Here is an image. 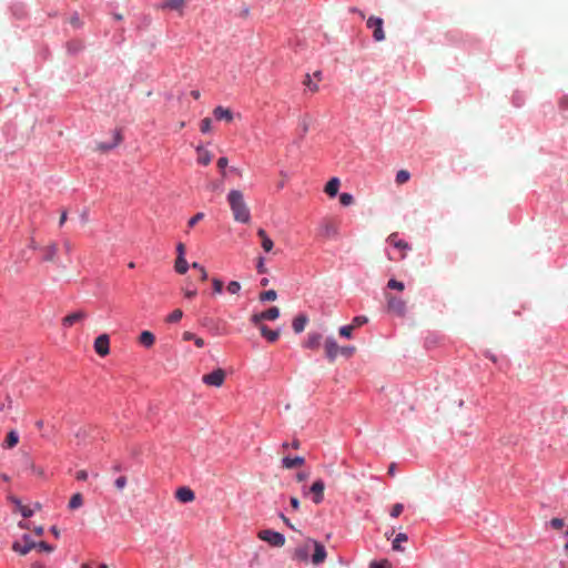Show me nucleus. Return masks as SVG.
<instances>
[{
	"label": "nucleus",
	"instance_id": "1",
	"mask_svg": "<svg viewBox=\"0 0 568 568\" xmlns=\"http://www.w3.org/2000/svg\"><path fill=\"white\" fill-rule=\"evenodd\" d=\"M227 202L236 222L248 223L251 221L250 209L244 201V195L239 190H231L227 194Z\"/></svg>",
	"mask_w": 568,
	"mask_h": 568
},
{
	"label": "nucleus",
	"instance_id": "2",
	"mask_svg": "<svg viewBox=\"0 0 568 568\" xmlns=\"http://www.w3.org/2000/svg\"><path fill=\"white\" fill-rule=\"evenodd\" d=\"M339 223L333 219H324L318 226V235L324 239H335L338 235Z\"/></svg>",
	"mask_w": 568,
	"mask_h": 568
},
{
	"label": "nucleus",
	"instance_id": "3",
	"mask_svg": "<svg viewBox=\"0 0 568 568\" xmlns=\"http://www.w3.org/2000/svg\"><path fill=\"white\" fill-rule=\"evenodd\" d=\"M280 316V308L277 306H273L266 311H263L261 313L252 314L250 317L251 323L254 326L264 325L263 321H275Z\"/></svg>",
	"mask_w": 568,
	"mask_h": 568
},
{
	"label": "nucleus",
	"instance_id": "4",
	"mask_svg": "<svg viewBox=\"0 0 568 568\" xmlns=\"http://www.w3.org/2000/svg\"><path fill=\"white\" fill-rule=\"evenodd\" d=\"M257 537L268 542L271 546L274 547H282L285 544V537L281 532L271 530V529H264L258 531Z\"/></svg>",
	"mask_w": 568,
	"mask_h": 568
},
{
	"label": "nucleus",
	"instance_id": "5",
	"mask_svg": "<svg viewBox=\"0 0 568 568\" xmlns=\"http://www.w3.org/2000/svg\"><path fill=\"white\" fill-rule=\"evenodd\" d=\"M98 429L94 426L85 425L79 427L75 433L77 445H87L89 442L95 438Z\"/></svg>",
	"mask_w": 568,
	"mask_h": 568
},
{
	"label": "nucleus",
	"instance_id": "6",
	"mask_svg": "<svg viewBox=\"0 0 568 568\" xmlns=\"http://www.w3.org/2000/svg\"><path fill=\"white\" fill-rule=\"evenodd\" d=\"M225 372L222 368H216L210 374L202 376V382L207 386L221 387L225 381Z\"/></svg>",
	"mask_w": 568,
	"mask_h": 568
},
{
	"label": "nucleus",
	"instance_id": "7",
	"mask_svg": "<svg viewBox=\"0 0 568 568\" xmlns=\"http://www.w3.org/2000/svg\"><path fill=\"white\" fill-rule=\"evenodd\" d=\"M36 548L37 542L29 535H23L22 541L17 540L12 544V550L20 554L21 556L27 555Z\"/></svg>",
	"mask_w": 568,
	"mask_h": 568
},
{
	"label": "nucleus",
	"instance_id": "8",
	"mask_svg": "<svg viewBox=\"0 0 568 568\" xmlns=\"http://www.w3.org/2000/svg\"><path fill=\"white\" fill-rule=\"evenodd\" d=\"M383 19L378 17H369L367 19V28L373 30V38L375 41H383L385 39V33L383 30Z\"/></svg>",
	"mask_w": 568,
	"mask_h": 568
},
{
	"label": "nucleus",
	"instance_id": "9",
	"mask_svg": "<svg viewBox=\"0 0 568 568\" xmlns=\"http://www.w3.org/2000/svg\"><path fill=\"white\" fill-rule=\"evenodd\" d=\"M388 310L397 315L403 316L406 311V303L399 297L386 294Z\"/></svg>",
	"mask_w": 568,
	"mask_h": 568
},
{
	"label": "nucleus",
	"instance_id": "10",
	"mask_svg": "<svg viewBox=\"0 0 568 568\" xmlns=\"http://www.w3.org/2000/svg\"><path fill=\"white\" fill-rule=\"evenodd\" d=\"M94 351L101 357H104L110 353V337L108 334H101L95 338Z\"/></svg>",
	"mask_w": 568,
	"mask_h": 568
},
{
	"label": "nucleus",
	"instance_id": "11",
	"mask_svg": "<svg viewBox=\"0 0 568 568\" xmlns=\"http://www.w3.org/2000/svg\"><path fill=\"white\" fill-rule=\"evenodd\" d=\"M311 547H312V542H310V539H308L303 545H301L294 549L292 558L300 562H307Z\"/></svg>",
	"mask_w": 568,
	"mask_h": 568
},
{
	"label": "nucleus",
	"instance_id": "12",
	"mask_svg": "<svg viewBox=\"0 0 568 568\" xmlns=\"http://www.w3.org/2000/svg\"><path fill=\"white\" fill-rule=\"evenodd\" d=\"M310 542H312V546L314 547V554L312 556V562L314 565H320L322 562L325 561L326 557H327V552L325 550V547L316 541V540H313V539H310Z\"/></svg>",
	"mask_w": 568,
	"mask_h": 568
},
{
	"label": "nucleus",
	"instance_id": "13",
	"mask_svg": "<svg viewBox=\"0 0 568 568\" xmlns=\"http://www.w3.org/2000/svg\"><path fill=\"white\" fill-rule=\"evenodd\" d=\"M325 353L329 362H334L341 352V347L337 345L336 341L332 337L327 338L324 344Z\"/></svg>",
	"mask_w": 568,
	"mask_h": 568
},
{
	"label": "nucleus",
	"instance_id": "14",
	"mask_svg": "<svg viewBox=\"0 0 568 568\" xmlns=\"http://www.w3.org/2000/svg\"><path fill=\"white\" fill-rule=\"evenodd\" d=\"M87 316H88V314L84 311H78V312L71 313V314L67 315L65 317H63L62 325L65 327H70L73 324L87 318Z\"/></svg>",
	"mask_w": 568,
	"mask_h": 568
},
{
	"label": "nucleus",
	"instance_id": "15",
	"mask_svg": "<svg viewBox=\"0 0 568 568\" xmlns=\"http://www.w3.org/2000/svg\"><path fill=\"white\" fill-rule=\"evenodd\" d=\"M185 3H186V0H165L159 6V8L163 9V10L164 9L175 10V11H179L180 14H182Z\"/></svg>",
	"mask_w": 568,
	"mask_h": 568
},
{
	"label": "nucleus",
	"instance_id": "16",
	"mask_svg": "<svg viewBox=\"0 0 568 568\" xmlns=\"http://www.w3.org/2000/svg\"><path fill=\"white\" fill-rule=\"evenodd\" d=\"M175 497L181 503H191L195 499V495H194L193 490H191L187 487H180L175 491Z\"/></svg>",
	"mask_w": 568,
	"mask_h": 568
},
{
	"label": "nucleus",
	"instance_id": "17",
	"mask_svg": "<svg viewBox=\"0 0 568 568\" xmlns=\"http://www.w3.org/2000/svg\"><path fill=\"white\" fill-rule=\"evenodd\" d=\"M196 161L199 164L206 166L212 162L213 154L209 150L204 149L202 145H199L196 148Z\"/></svg>",
	"mask_w": 568,
	"mask_h": 568
},
{
	"label": "nucleus",
	"instance_id": "18",
	"mask_svg": "<svg viewBox=\"0 0 568 568\" xmlns=\"http://www.w3.org/2000/svg\"><path fill=\"white\" fill-rule=\"evenodd\" d=\"M324 488H325V486H324V483L322 480H316L311 486V493L314 494L313 501L315 504L322 503L323 495H324Z\"/></svg>",
	"mask_w": 568,
	"mask_h": 568
},
{
	"label": "nucleus",
	"instance_id": "19",
	"mask_svg": "<svg viewBox=\"0 0 568 568\" xmlns=\"http://www.w3.org/2000/svg\"><path fill=\"white\" fill-rule=\"evenodd\" d=\"M213 114L215 116L216 120H224L226 122H232L233 121V113L230 109L227 108H224V106H216L214 110H213Z\"/></svg>",
	"mask_w": 568,
	"mask_h": 568
},
{
	"label": "nucleus",
	"instance_id": "20",
	"mask_svg": "<svg viewBox=\"0 0 568 568\" xmlns=\"http://www.w3.org/2000/svg\"><path fill=\"white\" fill-rule=\"evenodd\" d=\"M256 327L260 329L262 336L266 338L270 343L276 342L280 337V331L270 329L266 325H260Z\"/></svg>",
	"mask_w": 568,
	"mask_h": 568
},
{
	"label": "nucleus",
	"instance_id": "21",
	"mask_svg": "<svg viewBox=\"0 0 568 568\" xmlns=\"http://www.w3.org/2000/svg\"><path fill=\"white\" fill-rule=\"evenodd\" d=\"M257 236L261 239V245L265 252H271L274 243L263 229L257 230Z\"/></svg>",
	"mask_w": 568,
	"mask_h": 568
},
{
	"label": "nucleus",
	"instance_id": "22",
	"mask_svg": "<svg viewBox=\"0 0 568 568\" xmlns=\"http://www.w3.org/2000/svg\"><path fill=\"white\" fill-rule=\"evenodd\" d=\"M58 253V244L52 242L43 247V260L47 262H53Z\"/></svg>",
	"mask_w": 568,
	"mask_h": 568
},
{
	"label": "nucleus",
	"instance_id": "23",
	"mask_svg": "<svg viewBox=\"0 0 568 568\" xmlns=\"http://www.w3.org/2000/svg\"><path fill=\"white\" fill-rule=\"evenodd\" d=\"M387 242L389 244H392L393 246H395L396 248H399L403 251L410 250V245L407 242H405L404 240L398 239L396 233L390 234L387 237Z\"/></svg>",
	"mask_w": 568,
	"mask_h": 568
},
{
	"label": "nucleus",
	"instance_id": "24",
	"mask_svg": "<svg viewBox=\"0 0 568 568\" xmlns=\"http://www.w3.org/2000/svg\"><path fill=\"white\" fill-rule=\"evenodd\" d=\"M339 185H341V182L337 178H332L325 185V193L333 197L337 194L338 192V189H339Z\"/></svg>",
	"mask_w": 568,
	"mask_h": 568
},
{
	"label": "nucleus",
	"instance_id": "25",
	"mask_svg": "<svg viewBox=\"0 0 568 568\" xmlns=\"http://www.w3.org/2000/svg\"><path fill=\"white\" fill-rule=\"evenodd\" d=\"M307 322H308V318L306 315L301 314V315L296 316L292 323V327H293L294 332L297 334L302 333L305 329Z\"/></svg>",
	"mask_w": 568,
	"mask_h": 568
},
{
	"label": "nucleus",
	"instance_id": "26",
	"mask_svg": "<svg viewBox=\"0 0 568 568\" xmlns=\"http://www.w3.org/2000/svg\"><path fill=\"white\" fill-rule=\"evenodd\" d=\"M321 341H322V335L321 334H318V333H311V334H308L307 339H306L304 346L306 348H310V349H316V348H318V346L321 344Z\"/></svg>",
	"mask_w": 568,
	"mask_h": 568
},
{
	"label": "nucleus",
	"instance_id": "27",
	"mask_svg": "<svg viewBox=\"0 0 568 568\" xmlns=\"http://www.w3.org/2000/svg\"><path fill=\"white\" fill-rule=\"evenodd\" d=\"M23 471L29 475H34L39 478L44 476L43 467L40 464H29Z\"/></svg>",
	"mask_w": 568,
	"mask_h": 568
},
{
	"label": "nucleus",
	"instance_id": "28",
	"mask_svg": "<svg viewBox=\"0 0 568 568\" xmlns=\"http://www.w3.org/2000/svg\"><path fill=\"white\" fill-rule=\"evenodd\" d=\"M19 442V435L16 430H11L8 433L4 442H3V447L6 448H12L14 447Z\"/></svg>",
	"mask_w": 568,
	"mask_h": 568
},
{
	"label": "nucleus",
	"instance_id": "29",
	"mask_svg": "<svg viewBox=\"0 0 568 568\" xmlns=\"http://www.w3.org/2000/svg\"><path fill=\"white\" fill-rule=\"evenodd\" d=\"M139 339L145 347H151L155 342L154 335L149 331L142 332Z\"/></svg>",
	"mask_w": 568,
	"mask_h": 568
},
{
	"label": "nucleus",
	"instance_id": "30",
	"mask_svg": "<svg viewBox=\"0 0 568 568\" xmlns=\"http://www.w3.org/2000/svg\"><path fill=\"white\" fill-rule=\"evenodd\" d=\"M121 140H122V136H121L120 132H116L114 135L113 143H111V144L99 143L97 149L102 152L109 151V150L113 149L114 146H116L121 142Z\"/></svg>",
	"mask_w": 568,
	"mask_h": 568
},
{
	"label": "nucleus",
	"instance_id": "31",
	"mask_svg": "<svg viewBox=\"0 0 568 568\" xmlns=\"http://www.w3.org/2000/svg\"><path fill=\"white\" fill-rule=\"evenodd\" d=\"M183 339L184 341H192L194 342V344L201 348L205 345V342L202 337H199L196 336L195 334L191 333V332H184L183 333Z\"/></svg>",
	"mask_w": 568,
	"mask_h": 568
},
{
	"label": "nucleus",
	"instance_id": "32",
	"mask_svg": "<svg viewBox=\"0 0 568 568\" xmlns=\"http://www.w3.org/2000/svg\"><path fill=\"white\" fill-rule=\"evenodd\" d=\"M175 271L179 273V274H184L186 273L187 268H189V264L185 260L184 256H178L176 257V261H175Z\"/></svg>",
	"mask_w": 568,
	"mask_h": 568
},
{
	"label": "nucleus",
	"instance_id": "33",
	"mask_svg": "<svg viewBox=\"0 0 568 568\" xmlns=\"http://www.w3.org/2000/svg\"><path fill=\"white\" fill-rule=\"evenodd\" d=\"M83 505V498H82V495L80 493H77L74 494L70 501H69V508L71 510H74V509H78L80 508L81 506Z\"/></svg>",
	"mask_w": 568,
	"mask_h": 568
},
{
	"label": "nucleus",
	"instance_id": "34",
	"mask_svg": "<svg viewBox=\"0 0 568 568\" xmlns=\"http://www.w3.org/2000/svg\"><path fill=\"white\" fill-rule=\"evenodd\" d=\"M407 535L404 534V532H399L396 535L395 539L393 540V549L394 550H403L402 547H400V544L402 542H405L407 541Z\"/></svg>",
	"mask_w": 568,
	"mask_h": 568
},
{
	"label": "nucleus",
	"instance_id": "35",
	"mask_svg": "<svg viewBox=\"0 0 568 568\" xmlns=\"http://www.w3.org/2000/svg\"><path fill=\"white\" fill-rule=\"evenodd\" d=\"M410 179V174L407 170H399L396 174L395 181L397 184H404Z\"/></svg>",
	"mask_w": 568,
	"mask_h": 568
},
{
	"label": "nucleus",
	"instance_id": "36",
	"mask_svg": "<svg viewBox=\"0 0 568 568\" xmlns=\"http://www.w3.org/2000/svg\"><path fill=\"white\" fill-rule=\"evenodd\" d=\"M276 297H277V294L274 290H268V291L262 292L260 294V301H262V302L275 301Z\"/></svg>",
	"mask_w": 568,
	"mask_h": 568
},
{
	"label": "nucleus",
	"instance_id": "37",
	"mask_svg": "<svg viewBox=\"0 0 568 568\" xmlns=\"http://www.w3.org/2000/svg\"><path fill=\"white\" fill-rule=\"evenodd\" d=\"M183 316V312L180 308L174 310L168 317V323H176L179 322Z\"/></svg>",
	"mask_w": 568,
	"mask_h": 568
},
{
	"label": "nucleus",
	"instance_id": "38",
	"mask_svg": "<svg viewBox=\"0 0 568 568\" xmlns=\"http://www.w3.org/2000/svg\"><path fill=\"white\" fill-rule=\"evenodd\" d=\"M387 287L390 288V290H396V291H404L405 288V284L400 281H397L395 278H390L387 283Z\"/></svg>",
	"mask_w": 568,
	"mask_h": 568
},
{
	"label": "nucleus",
	"instance_id": "39",
	"mask_svg": "<svg viewBox=\"0 0 568 568\" xmlns=\"http://www.w3.org/2000/svg\"><path fill=\"white\" fill-rule=\"evenodd\" d=\"M339 202L344 206H348L354 203V197L351 193H342L339 195Z\"/></svg>",
	"mask_w": 568,
	"mask_h": 568
},
{
	"label": "nucleus",
	"instance_id": "40",
	"mask_svg": "<svg viewBox=\"0 0 568 568\" xmlns=\"http://www.w3.org/2000/svg\"><path fill=\"white\" fill-rule=\"evenodd\" d=\"M212 129V120L210 118H204L201 121L200 130L202 133H209Z\"/></svg>",
	"mask_w": 568,
	"mask_h": 568
},
{
	"label": "nucleus",
	"instance_id": "41",
	"mask_svg": "<svg viewBox=\"0 0 568 568\" xmlns=\"http://www.w3.org/2000/svg\"><path fill=\"white\" fill-rule=\"evenodd\" d=\"M355 328L349 324V325H345V326H342L339 329H338V333L341 336L345 337V338H351L352 337V333Z\"/></svg>",
	"mask_w": 568,
	"mask_h": 568
},
{
	"label": "nucleus",
	"instance_id": "42",
	"mask_svg": "<svg viewBox=\"0 0 568 568\" xmlns=\"http://www.w3.org/2000/svg\"><path fill=\"white\" fill-rule=\"evenodd\" d=\"M226 290L230 294H237L241 291V284L237 281H231L227 284Z\"/></svg>",
	"mask_w": 568,
	"mask_h": 568
},
{
	"label": "nucleus",
	"instance_id": "43",
	"mask_svg": "<svg viewBox=\"0 0 568 568\" xmlns=\"http://www.w3.org/2000/svg\"><path fill=\"white\" fill-rule=\"evenodd\" d=\"M369 568H392V564L387 559L381 561H372Z\"/></svg>",
	"mask_w": 568,
	"mask_h": 568
},
{
	"label": "nucleus",
	"instance_id": "44",
	"mask_svg": "<svg viewBox=\"0 0 568 568\" xmlns=\"http://www.w3.org/2000/svg\"><path fill=\"white\" fill-rule=\"evenodd\" d=\"M212 285H213V293L214 294H221L222 291H223V282L217 278V277H213L212 278Z\"/></svg>",
	"mask_w": 568,
	"mask_h": 568
},
{
	"label": "nucleus",
	"instance_id": "45",
	"mask_svg": "<svg viewBox=\"0 0 568 568\" xmlns=\"http://www.w3.org/2000/svg\"><path fill=\"white\" fill-rule=\"evenodd\" d=\"M549 525L552 529L560 530L565 526V523L561 518H552Z\"/></svg>",
	"mask_w": 568,
	"mask_h": 568
},
{
	"label": "nucleus",
	"instance_id": "46",
	"mask_svg": "<svg viewBox=\"0 0 568 568\" xmlns=\"http://www.w3.org/2000/svg\"><path fill=\"white\" fill-rule=\"evenodd\" d=\"M203 219H204V213L199 212V213H196L194 216H192V217L189 220L187 225H189L190 227H193V226H195V225H196V223H199V222H200L201 220H203Z\"/></svg>",
	"mask_w": 568,
	"mask_h": 568
},
{
	"label": "nucleus",
	"instance_id": "47",
	"mask_svg": "<svg viewBox=\"0 0 568 568\" xmlns=\"http://www.w3.org/2000/svg\"><path fill=\"white\" fill-rule=\"evenodd\" d=\"M192 267L195 268V270H199V274H201V281H206L207 280V272H206V270L201 264L194 262L192 264Z\"/></svg>",
	"mask_w": 568,
	"mask_h": 568
},
{
	"label": "nucleus",
	"instance_id": "48",
	"mask_svg": "<svg viewBox=\"0 0 568 568\" xmlns=\"http://www.w3.org/2000/svg\"><path fill=\"white\" fill-rule=\"evenodd\" d=\"M19 513L24 517V518H30L33 514H34V509H32L30 506H21V508L19 509Z\"/></svg>",
	"mask_w": 568,
	"mask_h": 568
},
{
	"label": "nucleus",
	"instance_id": "49",
	"mask_svg": "<svg viewBox=\"0 0 568 568\" xmlns=\"http://www.w3.org/2000/svg\"><path fill=\"white\" fill-rule=\"evenodd\" d=\"M303 83L310 88L312 92H316L318 90V85L312 82L311 75L306 74Z\"/></svg>",
	"mask_w": 568,
	"mask_h": 568
},
{
	"label": "nucleus",
	"instance_id": "50",
	"mask_svg": "<svg viewBox=\"0 0 568 568\" xmlns=\"http://www.w3.org/2000/svg\"><path fill=\"white\" fill-rule=\"evenodd\" d=\"M36 549H39L41 551L52 552L54 550V547L49 545L45 541H40V542H37Z\"/></svg>",
	"mask_w": 568,
	"mask_h": 568
},
{
	"label": "nucleus",
	"instance_id": "51",
	"mask_svg": "<svg viewBox=\"0 0 568 568\" xmlns=\"http://www.w3.org/2000/svg\"><path fill=\"white\" fill-rule=\"evenodd\" d=\"M366 322H367V317H365V316H356V317L353 318L351 325L354 328H357V327L362 326L363 324H365Z\"/></svg>",
	"mask_w": 568,
	"mask_h": 568
},
{
	"label": "nucleus",
	"instance_id": "52",
	"mask_svg": "<svg viewBox=\"0 0 568 568\" xmlns=\"http://www.w3.org/2000/svg\"><path fill=\"white\" fill-rule=\"evenodd\" d=\"M403 509H404L403 504H399V503L395 504L390 510V516L398 517L403 513Z\"/></svg>",
	"mask_w": 568,
	"mask_h": 568
},
{
	"label": "nucleus",
	"instance_id": "53",
	"mask_svg": "<svg viewBox=\"0 0 568 568\" xmlns=\"http://www.w3.org/2000/svg\"><path fill=\"white\" fill-rule=\"evenodd\" d=\"M8 500H9L12 505H14V507H16V509H14V510H16V511H19V509L21 508V506H23L22 501H21L18 497H16V496H9V497H8Z\"/></svg>",
	"mask_w": 568,
	"mask_h": 568
},
{
	"label": "nucleus",
	"instance_id": "54",
	"mask_svg": "<svg viewBox=\"0 0 568 568\" xmlns=\"http://www.w3.org/2000/svg\"><path fill=\"white\" fill-rule=\"evenodd\" d=\"M114 485L116 489L122 490L126 485V478L124 476H120L115 479Z\"/></svg>",
	"mask_w": 568,
	"mask_h": 568
},
{
	"label": "nucleus",
	"instance_id": "55",
	"mask_svg": "<svg viewBox=\"0 0 568 568\" xmlns=\"http://www.w3.org/2000/svg\"><path fill=\"white\" fill-rule=\"evenodd\" d=\"M282 462H305V457L304 456H284L282 458Z\"/></svg>",
	"mask_w": 568,
	"mask_h": 568
},
{
	"label": "nucleus",
	"instance_id": "56",
	"mask_svg": "<svg viewBox=\"0 0 568 568\" xmlns=\"http://www.w3.org/2000/svg\"><path fill=\"white\" fill-rule=\"evenodd\" d=\"M356 351L355 346H347V347H341V354L345 356H352L354 352Z\"/></svg>",
	"mask_w": 568,
	"mask_h": 568
},
{
	"label": "nucleus",
	"instance_id": "57",
	"mask_svg": "<svg viewBox=\"0 0 568 568\" xmlns=\"http://www.w3.org/2000/svg\"><path fill=\"white\" fill-rule=\"evenodd\" d=\"M256 270H257V272L260 274H264V273L267 272V270L265 267V264H264V258L263 257H258Z\"/></svg>",
	"mask_w": 568,
	"mask_h": 568
},
{
	"label": "nucleus",
	"instance_id": "58",
	"mask_svg": "<svg viewBox=\"0 0 568 568\" xmlns=\"http://www.w3.org/2000/svg\"><path fill=\"white\" fill-rule=\"evenodd\" d=\"M216 164H217V168H219L220 170H225V168H226V166H227V164H229V160H227V158L222 156V158H220V159L217 160V163H216Z\"/></svg>",
	"mask_w": 568,
	"mask_h": 568
},
{
	"label": "nucleus",
	"instance_id": "59",
	"mask_svg": "<svg viewBox=\"0 0 568 568\" xmlns=\"http://www.w3.org/2000/svg\"><path fill=\"white\" fill-rule=\"evenodd\" d=\"M559 108L561 110H568V95H565L559 100Z\"/></svg>",
	"mask_w": 568,
	"mask_h": 568
},
{
	"label": "nucleus",
	"instance_id": "60",
	"mask_svg": "<svg viewBox=\"0 0 568 568\" xmlns=\"http://www.w3.org/2000/svg\"><path fill=\"white\" fill-rule=\"evenodd\" d=\"M75 478L78 480H87L88 478V473L85 470H80L75 474Z\"/></svg>",
	"mask_w": 568,
	"mask_h": 568
},
{
	"label": "nucleus",
	"instance_id": "61",
	"mask_svg": "<svg viewBox=\"0 0 568 568\" xmlns=\"http://www.w3.org/2000/svg\"><path fill=\"white\" fill-rule=\"evenodd\" d=\"M178 256H184L185 255V245L183 243H179L176 245Z\"/></svg>",
	"mask_w": 568,
	"mask_h": 568
},
{
	"label": "nucleus",
	"instance_id": "62",
	"mask_svg": "<svg viewBox=\"0 0 568 568\" xmlns=\"http://www.w3.org/2000/svg\"><path fill=\"white\" fill-rule=\"evenodd\" d=\"M308 125H310L308 120H307L306 118H304V119L302 120V122H301L302 131H303V133H304V134H305V133H307V131H308Z\"/></svg>",
	"mask_w": 568,
	"mask_h": 568
},
{
	"label": "nucleus",
	"instance_id": "63",
	"mask_svg": "<svg viewBox=\"0 0 568 568\" xmlns=\"http://www.w3.org/2000/svg\"><path fill=\"white\" fill-rule=\"evenodd\" d=\"M291 506L296 510L300 507V500L296 497H291Z\"/></svg>",
	"mask_w": 568,
	"mask_h": 568
},
{
	"label": "nucleus",
	"instance_id": "64",
	"mask_svg": "<svg viewBox=\"0 0 568 568\" xmlns=\"http://www.w3.org/2000/svg\"><path fill=\"white\" fill-rule=\"evenodd\" d=\"M195 295H196V291H195V290H186V291L184 292V296H185L186 298H192V297H194Z\"/></svg>",
	"mask_w": 568,
	"mask_h": 568
}]
</instances>
